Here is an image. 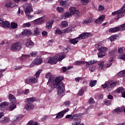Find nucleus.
Returning <instances> with one entry per match:
<instances>
[{"mask_svg":"<svg viewBox=\"0 0 125 125\" xmlns=\"http://www.w3.org/2000/svg\"><path fill=\"white\" fill-rule=\"evenodd\" d=\"M97 62V61L95 60L89 61L88 62H85V63H86V67L89 68V67L92 66L93 64H95V63H96Z\"/></svg>","mask_w":125,"mask_h":125,"instance_id":"obj_22","label":"nucleus"},{"mask_svg":"<svg viewBox=\"0 0 125 125\" xmlns=\"http://www.w3.org/2000/svg\"><path fill=\"white\" fill-rule=\"evenodd\" d=\"M36 100H37V99L35 97L26 99V102H27V104L24 106V109H25L26 111H30L34 109L35 105H34V104L32 103L35 102Z\"/></svg>","mask_w":125,"mask_h":125,"instance_id":"obj_3","label":"nucleus"},{"mask_svg":"<svg viewBox=\"0 0 125 125\" xmlns=\"http://www.w3.org/2000/svg\"><path fill=\"white\" fill-rule=\"evenodd\" d=\"M45 78H46V79H49L47 83V86L48 87L52 86V84H53L57 81L58 80V77L56 78L50 73H47L45 75Z\"/></svg>","mask_w":125,"mask_h":125,"instance_id":"obj_5","label":"nucleus"},{"mask_svg":"<svg viewBox=\"0 0 125 125\" xmlns=\"http://www.w3.org/2000/svg\"><path fill=\"white\" fill-rule=\"evenodd\" d=\"M11 27L10 28H12V29H16L18 27V24L16 22H11Z\"/></svg>","mask_w":125,"mask_h":125,"instance_id":"obj_40","label":"nucleus"},{"mask_svg":"<svg viewBox=\"0 0 125 125\" xmlns=\"http://www.w3.org/2000/svg\"><path fill=\"white\" fill-rule=\"evenodd\" d=\"M64 33V31L63 30H61L59 29H57L55 30V34L56 35H62V34Z\"/></svg>","mask_w":125,"mask_h":125,"instance_id":"obj_36","label":"nucleus"},{"mask_svg":"<svg viewBox=\"0 0 125 125\" xmlns=\"http://www.w3.org/2000/svg\"><path fill=\"white\" fill-rule=\"evenodd\" d=\"M116 91L118 93H122V97L125 98V88H124V87H120L117 89H116Z\"/></svg>","mask_w":125,"mask_h":125,"instance_id":"obj_20","label":"nucleus"},{"mask_svg":"<svg viewBox=\"0 0 125 125\" xmlns=\"http://www.w3.org/2000/svg\"><path fill=\"white\" fill-rule=\"evenodd\" d=\"M0 122L1 124H6V123H8V122H9V118L4 117L1 119Z\"/></svg>","mask_w":125,"mask_h":125,"instance_id":"obj_32","label":"nucleus"},{"mask_svg":"<svg viewBox=\"0 0 125 125\" xmlns=\"http://www.w3.org/2000/svg\"><path fill=\"white\" fill-rule=\"evenodd\" d=\"M25 45L26 47H29V48H31V47H33V46H34V42H33L32 41L27 42H26Z\"/></svg>","mask_w":125,"mask_h":125,"instance_id":"obj_31","label":"nucleus"},{"mask_svg":"<svg viewBox=\"0 0 125 125\" xmlns=\"http://www.w3.org/2000/svg\"><path fill=\"white\" fill-rule=\"evenodd\" d=\"M40 35V30H39V28H36L34 30V36H39Z\"/></svg>","mask_w":125,"mask_h":125,"instance_id":"obj_38","label":"nucleus"},{"mask_svg":"<svg viewBox=\"0 0 125 125\" xmlns=\"http://www.w3.org/2000/svg\"><path fill=\"white\" fill-rule=\"evenodd\" d=\"M91 0H81V3L83 5H86Z\"/></svg>","mask_w":125,"mask_h":125,"instance_id":"obj_37","label":"nucleus"},{"mask_svg":"<svg viewBox=\"0 0 125 125\" xmlns=\"http://www.w3.org/2000/svg\"><path fill=\"white\" fill-rule=\"evenodd\" d=\"M117 75L120 77H125V70L118 72Z\"/></svg>","mask_w":125,"mask_h":125,"instance_id":"obj_35","label":"nucleus"},{"mask_svg":"<svg viewBox=\"0 0 125 125\" xmlns=\"http://www.w3.org/2000/svg\"><path fill=\"white\" fill-rule=\"evenodd\" d=\"M80 41L79 40L78 37L69 40V43H71V44H76V43H78Z\"/></svg>","mask_w":125,"mask_h":125,"instance_id":"obj_28","label":"nucleus"},{"mask_svg":"<svg viewBox=\"0 0 125 125\" xmlns=\"http://www.w3.org/2000/svg\"><path fill=\"white\" fill-rule=\"evenodd\" d=\"M27 125H39V124L33 120H31L27 123Z\"/></svg>","mask_w":125,"mask_h":125,"instance_id":"obj_33","label":"nucleus"},{"mask_svg":"<svg viewBox=\"0 0 125 125\" xmlns=\"http://www.w3.org/2000/svg\"><path fill=\"white\" fill-rule=\"evenodd\" d=\"M73 30H72V27H70V26L63 29V33H69V32H72Z\"/></svg>","mask_w":125,"mask_h":125,"instance_id":"obj_42","label":"nucleus"},{"mask_svg":"<svg viewBox=\"0 0 125 125\" xmlns=\"http://www.w3.org/2000/svg\"><path fill=\"white\" fill-rule=\"evenodd\" d=\"M54 22V20H50L48 21L46 24V27L47 29H51L52 28V25L53 23Z\"/></svg>","mask_w":125,"mask_h":125,"instance_id":"obj_25","label":"nucleus"},{"mask_svg":"<svg viewBox=\"0 0 125 125\" xmlns=\"http://www.w3.org/2000/svg\"><path fill=\"white\" fill-rule=\"evenodd\" d=\"M104 20H105V17L101 16L95 20V23L96 24H101Z\"/></svg>","mask_w":125,"mask_h":125,"instance_id":"obj_21","label":"nucleus"},{"mask_svg":"<svg viewBox=\"0 0 125 125\" xmlns=\"http://www.w3.org/2000/svg\"><path fill=\"white\" fill-rule=\"evenodd\" d=\"M0 25L2 28H10L11 25L8 21H6L3 22V20L0 18Z\"/></svg>","mask_w":125,"mask_h":125,"instance_id":"obj_13","label":"nucleus"},{"mask_svg":"<svg viewBox=\"0 0 125 125\" xmlns=\"http://www.w3.org/2000/svg\"><path fill=\"white\" fill-rule=\"evenodd\" d=\"M23 117V115H19L16 116V119L17 121H20Z\"/></svg>","mask_w":125,"mask_h":125,"instance_id":"obj_52","label":"nucleus"},{"mask_svg":"<svg viewBox=\"0 0 125 125\" xmlns=\"http://www.w3.org/2000/svg\"><path fill=\"white\" fill-rule=\"evenodd\" d=\"M4 71H5V69H0V79L2 78L3 76L2 74H3V72H4Z\"/></svg>","mask_w":125,"mask_h":125,"instance_id":"obj_59","label":"nucleus"},{"mask_svg":"<svg viewBox=\"0 0 125 125\" xmlns=\"http://www.w3.org/2000/svg\"><path fill=\"white\" fill-rule=\"evenodd\" d=\"M108 39L110 41V42H113V41H115V40H117V36L116 35L112 36L110 37Z\"/></svg>","mask_w":125,"mask_h":125,"instance_id":"obj_50","label":"nucleus"},{"mask_svg":"<svg viewBox=\"0 0 125 125\" xmlns=\"http://www.w3.org/2000/svg\"><path fill=\"white\" fill-rule=\"evenodd\" d=\"M65 119L73 120V115H72V114H68L65 116Z\"/></svg>","mask_w":125,"mask_h":125,"instance_id":"obj_55","label":"nucleus"},{"mask_svg":"<svg viewBox=\"0 0 125 125\" xmlns=\"http://www.w3.org/2000/svg\"><path fill=\"white\" fill-rule=\"evenodd\" d=\"M69 108H67L59 112L56 117V119H61V118H63V117H64V114L69 112Z\"/></svg>","mask_w":125,"mask_h":125,"instance_id":"obj_15","label":"nucleus"},{"mask_svg":"<svg viewBox=\"0 0 125 125\" xmlns=\"http://www.w3.org/2000/svg\"><path fill=\"white\" fill-rule=\"evenodd\" d=\"M54 42V40H49L47 42V44L48 46H51V45L53 44Z\"/></svg>","mask_w":125,"mask_h":125,"instance_id":"obj_48","label":"nucleus"},{"mask_svg":"<svg viewBox=\"0 0 125 125\" xmlns=\"http://www.w3.org/2000/svg\"><path fill=\"white\" fill-rule=\"evenodd\" d=\"M31 26V23L29 22H27L25 23H23L22 24L23 28H29V27Z\"/></svg>","mask_w":125,"mask_h":125,"instance_id":"obj_49","label":"nucleus"},{"mask_svg":"<svg viewBox=\"0 0 125 125\" xmlns=\"http://www.w3.org/2000/svg\"><path fill=\"white\" fill-rule=\"evenodd\" d=\"M42 69L38 70L35 74V78H37L38 79L40 77V75H41V73H42Z\"/></svg>","mask_w":125,"mask_h":125,"instance_id":"obj_39","label":"nucleus"},{"mask_svg":"<svg viewBox=\"0 0 125 125\" xmlns=\"http://www.w3.org/2000/svg\"><path fill=\"white\" fill-rule=\"evenodd\" d=\"M105 104L106 105V106H109V105H111V101L110 100H107L104 102Z\"/></svg>","mask_w":125,"mask_h":125,"instance_id":"obj_60","label":"nucleus"},{"mask_svg":"<svg viewBox=\"0 0 125 125\" xmlns=\"http://www.w3.org/2000/svg\"><path fill=\"white\" fill-rule=\"evenodd\" d=\"M57 11L58 12H60L62 13V12H64V9L61 7H57L56 8Z\"/></svg>","mask_w":125,"mask_h":125,"instance_id":"obj_47","label":"nucleus"},{"mask_svg":"<svg viewBox=\"0 0 125 125\" xmlns=\"http://www.w3.org/2000/svg\"><path fill=\"white\" fill-rule=\"evenodd\" d=\"M93 22V19L92 18L90 17L85 20H83L82 21V24H89L90 23H92Z\"/></svg>","mask_w":125,"mask_h":125,"instance_id":"obj_24","label":"nucleus"},{"mask_svg":"<svg viewBox=\"0 0 125 125\" xmlns=\"http://www.w3.org/2000/svg\"><path fill=\"white\" fill-rule=\"evenodd\" d=\"M124 111V113H125V108H123V107H117L114 110H113V113H116V114H122L123 111Z\"/></svg>","mask_w":125,"mask_h":125,"instance_id":"obj_19","label":"nucleus"},{"mask_svg":"<svg viewBox=\"0 0 125 125\" xmlns=\"http://www.w3.org/2000/svg\"><path fill=\"white\" fill-rule=\"evenodd\" d=\"M69 11L70 12H66L64 13V16H72V15L80 16V12L77 10L75 7H70Z\"/></svg>","mask_w":125,"mask_h":125,"instance_id":"obj_6","label":"nucleus"},{"mask_svg":"<svg viewBox=\"0 0 125 125\" xmlns=\"http://www.w3.org/2000/svg\"><path fill=\"white\" fill-rule=\"evenodd\" d=\"M44 21H46V19H45V17H42L39 19L34 20V23L37 24H41L42 23V22H44Z\"/></svg>","mask_w":125,"mask_h":125,"instance_id":"obj_18","label":"nucleus"},{"mask_svg":"<svg viewBox=\"0 0 125 125\" xmlns=\"http://www.w3.org/2000/svg\"><path fill=\"white\" fill-rule=\"evenodd\" d=\"M42 63V59L41 57H37L32 62V64L34 65H40Z\"/></svg>","mask_w":125,"mask_h":125,"instance_id":"obj_16","label":"nucleus"},{"mask_svg":"<svg viewBox=\"0 0 125 125\" xmlns=\"http://www.w3.org/2000/svg\"><path fill=\"white\" fill-rule=\"evenodd\" d=\"M75 80L77 83H79V82L82 80V77H77Z\"/></svg>","mask_w":125,"mask_h":125,"instance_id":"obj_63","label":"nucleus"},{"mask_svg":"<svg viewBox=\"0 0 125 125\" xmlns=\"http://www.w3.org/2000/svg\"><path fill=\"white\" fill-rule=\"evenodd\" d=\"M9 105V103L7 102H3L0 104V110H4L5 107H7Z\"/></svg>","mask_w":125,"mask_h":125,"instance_id":"obj_23","label":"nucleus"},{"mask_svg":"<svg viewBox=\"0 0 125 125\" xmlns=\"http://www.w3.org/2000/svg\"><path fill=\"white\" fill-rule=\"evenodd\" d=\"M8 99L12 103H16V99L12 94H9L8 95Z\"/></svg>","mask_w":125,"mask_h":125,"instance_id":"obj_27","label":"nucleus"},{"mask_svg":"<svg viewBox=\"0 0 125 125\" xmlns=\"http://www.w3.org/2000/svg\"><path fill=\"white\" fill-rule=\"evenodd\" d=\"M24 10L26 16H30V14H31V11H33V8H32V4H27L26 7Z\"/></svg>","mask_w":125,"mask_h":125,"instance_id":"obj_14","label":"nucleus"},{"mask_svg":"<svg viewBox=\"0 0 125 125\" xmlns=\"http://www.w3.org/2000/svg\"><path fill=\"white\" fill-rule=\"evenodd\" d=\"M12 1L10 0L6 1L5 5L6 7H10L11 6Z\"/></svg>","mask_w":125,"mask_h":125,"instance_id":"obj_44","label":"nucleus"},{"mask_svg":"<svg viewBox=\"0 0 125 125\" xmlns=\"http://www.w3.org/2000/svg\"><path fill=\"white\" fill-rule=\"evenodd\" d=\"M64 79V77L62 76L58 77L57 81L55 82L52 86H50V89L48 90L49 93L53 90V87L57 88L58 94L59 96H63L64 95V91H65V85L62 83V81Z\"/></svg>","mask_w":125,"mask_h":125,"instance_id":"obj_1","label":"nucleus"},{"mask_svg":"<svg viewBox=\"0 0 125 125\" xmlns=\"http://www.w3.org/2000/svg\"><path fill=\"white\" fill-rule=\"evenodd\" d=\"M125 30V23L119 26L111 28L108 29L109 33H116V32H120Z\"/></svg>","mask_w":125,"mask_h":125,"instance_id":"obj_9","label":"nucleus"},{"mask_svg":"<svg viewBox=\"0 0 125 125\" xmlns=\"http://www.w3.org/2000/svg\"><path fill=\"white\" fill-rule=\"evenodd\" d=\"M30 56L29 55H23L20 58L21 60H23V59H27V58H30Z\"/></svg>","mask_w":125,"mask_h":125,"instance_id":"obj_43","label":"nucleus"},{"mask_svg":"<svg viewBox=\"0 0 125 125\" xmlns=\"http://www.w3.org/2000/svg\"><path fill=\"white\" fill-rule=\"evenodd\" d=\"M64 105H65V106H69V105H70V101H65L64 103Z\"/></svg>","mask_w":125,"mask_h":125,"instance_id":"obj_64","label":"nucleus"},{"mask_svg":"<svg viewBox=\"0 0 125 125\" xmlns=\"http://www.w3.org/2000/svg\"><path fill=\"white\" fill-rule=\"evenodd\" d=\"M119 84H120V82L118 81L110 83L105 82L104 84H102V87H103L104 89L107 88V91H111L114 87L119 85Z\"/></svg>","mask_w":125,"mask_h":125,"instance_id":"obj_4","label":"nucleus"},{"mask_svg":"<svg viewBox=\"0 0 125 125\" xmlns=\"http://www.w3.org/2000/svg\"><path fill=\"white\" fill-rule=\"evenodd\" d=\"M83 93H84L83 89H81L79 90L78 95H79V96H83Z\"/></svg>","mask_w":125,"mask_h":125,"instance_id":"obj_51","label":"nucleus"},{"mask_svg":"<svg viewBox=\"0 0 125 125\" xmlns=\"http://www.w3.org/2000/svg\"><path fill=\"white\" fill-rule=\"evenodd\" d=\"M22 65H19L17 66H14L13 69L14 70H20L21 69H22Z\"/></svg>","mask_w":125,"mask_h":125,"instance_id":"obj_57","label":"nucleus"},{"mask_svg":"<svg viewBox=\"0 0 125 125\" xmlns=\"http://www.w3.org/2000/svg\"><path fill=\"white\" fill-rule=\"evenodd\" d=\"M98 50L99 52L98 53V56L100 58H101V57H104V56H106V55H107V53H106V52L108 51V48L101 46L99 47Z\"/></svg>","mask_w":125,"mask_h":125,"instance_id":"obj_8","label":"nucleus"},{"mask_svg":"<svg viewBox=\"0 0 125 125\" xmlns=\"http://www.w3.org/2000/svg\"><path fill=\"white\" fill-rule=\"evenodd\" d=\"M38 79L37 78V77H29L24 80V83H27L28 84H29V83H33L35 84L38 83Z\"/></svg>","mask_w":125,"mask_h":125,"instance_id":"obj_11","label":"nucleus"},{"mask_svg":"<svg viewBox=\"0 0 125 125\" xmlns=\"http://www.w3.org/2000/svg\"><path fill=\"white\" fill-rule=\"evenodd\" d=\"M37 54H38V52L36 51H33L30 53V55L32 57H36Z\"/></svg>","mask_w":125,"mask_h":125,"instance_id":"obj_53","label":"nucleus"},{"mask_svg":"<svg viewBox=\"0 0 125 125\" xmlns=\"http://www.w3.org/2000/svg\"><path fill=\"white\" fill-rule=\"evenodd\" d=\"M89 103L90 104H94V103H95V101H94V99H93V98H90L89 100Z\"/></svg>","mask_w":125,"mask_h":125,"instance_id":"obj_61","label":"nucleus"},{"mask_svg":"<svg viewBox=\"0 0 125 125\" xmlns=\"http://www.w3.org/2000/svg\"><path fill=\"white\" fill-rule=\"evenodd\" d=\"M85 63V62L84 61H76L74 62L75 65H82V64H84Z\"/></svg>","mask_w":125,"mask_h":125,"instance_id":"obj_46","label":"nucleus"},{"mask_svg":"<svg viewBox=\"0 0 125 125\" xmlns=\"http://www.w3.org/2000/svg\"><path fill=\"white\" fill-rule=\"evenodd\" d=\"M96 83H97V81L91 80L89 82V85L91 87H93V86H95V85H96Z\"/></svg>","mask_w":125,"mask_h":125,"instance_id":"obj_34","label":"nucleus"},{"mask_svg":"<svg viewBox=\"0 0 125 125\" xmlns=\"http://www.w3.org/2000/svg\"><path fill=\"white\" fill-rule=\"evenodd\" d=\"M68 25V22L66 21H62L61 22V26L62 27V28H66Z\"/></svg>","mask_w":125,"mask_h":125,"instance_id":"obj_41","label":"nucleus"},{"mask_svg":"<svg viewBox=\"0 0 125 125\" xmlns=\"http://www.w3.org/2000/svg\"><path fill=\"white\" fill-rule=\"evenodd\" d=\"M112 66V62H107L105 63V67L106 68H109Z\"/></svg>","mask_w":125,"mask_h":125,"instance_id":"obj_58","label":"nucleus"},{"mask_svg":"<svg viewBox=\"0 0 125 125\" xmlns=\"http://www.w3.org/2000/svg\"><path fill=\"white\" fill-rule=\"evenodd\" d=\"M115 52H116V51H114V50L110 51L109 53V56H113V55L115 54Z\"/></svg>","mask_w":125,"mask_h":125,"instance_id":"obj_62","label":"nucleus"},{"mask_svg":"<svg viewBox=\"0 0 125 125\" xmlns=\"http://www.w3.org/2000/svg\"><path fill=\"white\" fill-rule=\"evenodd\" d=\"M21 35L22 36H28V37H29V36L32 35V31L30 30L25 29L21 32Z\"/></svg>","mask_w":125,"mask_h":125,"instance_id":"obj_26","label":"nucleus"},{"mask_svg":"<svg viewBox=\"0 0 125 125\" xmlns=\"http://www.w3.org/2000/svg\"><path fill=\"white\" fill-rule=\"evenodd\" d=\"M105 66V62L103 61H100L98 63V69L99 70H102Z\"/></svg>","mask_w":125,"mask_h":125,"instance_id":"obj_29","label":"nucleus"},{"mask_svg":"<svg viewBox=\"0 0 125 125\" xmlns=\"http://www.w3.org/2000/svg\"><path fill=\"white\" fill-rule=\"evenodd\" d=\"M60 1V4L62 6H63V7H66V8H68L69 7V1L66 0L64 1L63 0H59Z\"/></svg>","mask_w":125,"mask_h":125,"instance_id":"obj_17","label":"nucleus"},{"mask_svg":"<svg viewBox=\"0 0 125 125\" xmlns=\"http://www.w3.org/2000/svg\"><path fill=\"white\" fill-rule=\"evenodd\" d=\"M118 58L119 59H122V60H123V61H125V55H120L118 56Z\"/></svg>","mask_w":125,"mask_h":125,"instance_id":"obj_54","label":"nucleus"},{"mask_svg":"<svg viewBox=\"0 0 125 125\" xmlns=\"http://www.w3.org/2000/svg\"><path fill=\"white\" fill-rule=\"evenodd\" d=\"M21 48L22 43L20 42H17L12 45L11 47V50H12V51H15V50L19 51L20 50H21Z\"/></svg>","mask_w":125,"mask_h":125,"instance_id":"obj_10","label":"nucleus"},{"mask_svg":"<svg viewBox=\"0 0 125 125\" xmlns=\"http://www.w3.org/2000/svg\"><path fill=\"white\" fill-rule=\"evenodd\" d=\"M95 69H96V66L95 65H92L89 67V70L90 72H94L95 71Z\"/></svg>","mask_w":125,"mask_h":125,"instance_id":"obj_45","label":"nucleus"},{"mask_svg":"<svg viewBox=\"0 0 125 125\" xmlns=\"http://www.w3.org/2000/svg\"><path fill=\"white\" fill-rule=\"evenodd\" d=\"M92 36V34L91 33H83L81 34L77 37L78 40L81 41V40H84V39H86V38H89V37H91Z\"/></svg>","mask_w":125,"mask_h":125,"instance_id":"obj_12","label":"nucleus"},{"mask_svg":"<svg viewBox=\"0 0 125 125\" xmlns=\"http://www.w3.org/2000/svg\"><path fill=\"white\" fill-rule=\"evenodd\" d=\"M16 103H11V105L8 107L9 111H13L15 109H16Z\"/></svg>","mask_w":125,"mask_h":125,"instance_id":"obj_30","label":"nucleus"},{"mask_svg":"<svg viewBox=\"0 0 125 125\" xmlns=\"http://www.w3.org/2000/svg\"><path fill=\"white\" fill-rule=\"evenodd\" d=\"M66 57V54H63L60 55V53L56 54L54 57H52L49 59L48 63L49 64H56L58 61H62V59H64Z\"/></svg>","mask_w":125,"mask_h":125,"instance_id":"obj_2","label":"nucleus"},{"mask_svg":"<svg viewBox=\"0 0 125 125\" xmlns=\"http://www.w3.org/2000/svg\"><path fill=\"white\" fill-rule=\"evenodd\" d=\"M105 9V7L101 5L99 6V11H103Z\"/></svg>","mask_w":125,"mask_h":125,"instance_id":"obj_56","label":"nucleus"},{"mask_svg":"<svg viewBox=\"0 0 125 125\" xmlns=\"http://www.w3.org/2000/svg\"><path fill=\"white\" fill-rule=\"evenodd\" d=\"M83 114H77L73 115L72 120L74 121L73 122L74 125H84L83 123H81V117H82Z\"/></svg>","mask_w":125,"mask_h":125,"instance_id":"obj_7","label":"nucleus"}]
</instances>
